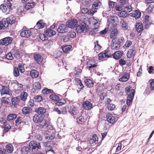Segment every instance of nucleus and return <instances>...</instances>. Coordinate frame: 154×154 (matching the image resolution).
<instances>
[{
  "instance_id": "f257e3e1",
  "label": "nucleus",
  "mask_w": 154,
  "mask_h": 154,
  "mask_svg": "<svg viewBox=\"0 0 154 154\" xmlns=\"http://www.w3.org/2000/svg\"><path fill=\"white\" fill-rule=\"evenodd\" d=\"M33 120L35 123L38 124L39 126L41 128L45 126L46 125L45 120L42 116L35 115L33 117Z\"/></svg>"
},
{
  "instance_id": "f03ea898",
  "label": "nucleus",
  "mask_w": 154,
  "mask_h": 154,
  "mask_svg": "<svg viewBox=\"0 0 154 154\" xmlns=\"http://www.w3.org/2000/svg\"><path fill=\"white\" fill-rule=\"evenodd\" d=\"M126 92L128 96L127 98V103L128 106H129L132 101L133 97L134 95V91L133 89L130 90L128 89V90L126 91Z\"/></svg>"
},
{
  "instance_id": "7ed1b4c3",
  "label": "nucleus",
  "mask_w": 154,
  "mask_h": 154,
  "mask_svg": "<svg viewBox=\"0 0 154 154\" xmlns=\"http://www.w3.org/2000/svg\"><path fill=\"white\" fill-rule=\"evenodd\" d=\"M11 5V2L4 3L0 5V9L2 11L6 14L9 13L10 11Z\"/></svg>"
},
{
  "instance_id": "20e7f679",
  "label": "nucleus",
  "mask_w": 154,
  "mask_h": 154,
  "mask_svg": "<svg viewBox=\"0 0 154 154\" xmlns=\"http://www.w3.org/2000/svg\"><path fill=\"white\" fill-rule=\"evenodd\" d=\"M12 40L13 38L12 37H6L0 40V45H8L11 43Z\"/></svg>"
},
{
  "instance_id": "39448f33",
  "label": "nucleus",
  "mask_w": 154,
  "mask_h": 154,
  "mask_svg": "<svg viewBox=\"0 0 154 154\" xmlns=\"http://www.w3.org/2000/svg\"><path fill=\"white\" fill-rule=\"evenodd\" d=\"M29 148L32 150H37L41 148L39 143L34 141H31L29 143Z\"/></svg>"
},
{
  "instance_id": "423d86ee",
  "label": "nucleus",
  "mask_w": 154,
  "mask_h": 154,
  "mask_svg": "<svg viewBox=\"0 0 154 154\" xmlns=\"http://www.w3.org/2000/svg\"><path fill=\"white\" fill-rule=\"evenodd\" d=\"M78 24L77 20L73 19L67 21L66 23V24L68 27L73 29Z\"/></svg>"
},
{
  "instance_id": "0eeeda50",
  "label": "nucleus",
  "mask_w": 154,
  "mask_h": 154,
  "mask_svg": "<svg viewBox=\"0 0 154 154\" xmlns=\"http://www.w3.org/2000/svg\"><path fill=\"white\" fill-rule=\"evenodd\" d=\"M87 29L85 23H83L81 25H79L77 26L76 30L77 32L81 33H85L87 31Z\"/></svg>"
},
{
  "instance_id": "6e6552de",
  "label": "nucleus",
  "mask_w": 154,
  "mask_h": 154,
  "mask_svg": "<svg viewBox=\"0 0 154 154\" xmlns=\"http://www.w3.org/2000/svg\"><path fill=\"white\" fill-rule=\"evenodd\" d=\"M32 32L29 29L23 30L20 33V35L22 37L29 38L32 36Z\"/></svg>"
},
{
  "instance_id": "1a4fd4ad",
  "label": "nucleus",
  "mask_w": 154,
  "mask_h": 154,
  "mask_svg": "<svg viewBox=\"0 0 154 154\" xmlns=\"http://www.w3.org/2000/svg\"><path fill=\"white\" fill-rule=\"evenodd\" d=\"M110 51L109 50L105 51L104 53H101L98 54L99 59L102 60L103 58L106 57L109 58L111 56V54L110 53Z\"/></svg>"
},
{
  "instance_id": "9d476101",
  "label": "nucleus",
  "mask_w": 154,
  "mask_h": 154,
  "mask_svg": "<svg viewBox=\"0 0 154 154\" xmlns=\"http://www.w3.org/2000/svg\"><path fill=\"white\" fill-rule=\"evenodd\" d=\"M57 31L59 33H63L68 31V28L66 25L62 24L60 25L57 29Z\"/></svg>"
},
{
  "instance_id": "9b49d317",
  "label": "nucleus",
  "mask_w": 154,
  "mask_h": 154,
  "mask_svg": "<svg viewBox=\"0 0 154 154\" xmlns=\"http://www.w3.org/2000/svg\"><path fill=\"white\" fill-rule=\"evenodd\" d=\"M111 46L112 49L117 50L120 49L121 45L117 42H115V39H113L112 40Z\"/></svg>"
},
{
  "instance_id": "f8f14e48",
  "label": "nucleus",
  "mask_w": 154,
  "mask_h": 154,
  "mask_svg": "<svg viewBox=\"0 0 154 154\" xmlns=\"http://www.w3.org/2000/svg\"><path fill=\"white\" fill-rule=\"evenodd\" d=\"M130 78V74L126 72L123 73L122 76L119 79L120 82H125L128 81Z\"/></svg>"
},
{
  "instance_id": "ddd939ff",
  "label": "nucleus",
  "mask_w": 154,
  "mask_h": 154,
  "mask_svg": "<svg viewBox=\"0 0 154 154\" xmlns=\"http://www.w3.org/2000/svg\"><path fill=\"white\" fill-rule=\"evenodd\" d=\"M82 106L86 110H90L93 107L92 104L88 101L83 102Z\"/></svg>"
},
{
  "instance_id": "4468645a",
  "label": "nucleus",
  "mask_w": 154,
  "mask_h": 154,
  "mask_svg": "<svg viewBox=\"0 0 154 154\" xmlns=\"http://www.w3.org/2000/svg\"><path fill=\"white\" fill-rule=\"evenodd\" d=\"M0 90L1 95L6 94L10 95L11 94V91L7 86H2V88Z\"/></svg>"
},
{
  "instance_id": "2eb2a0df",
  "label": "nucleus",
  "mask_w": 154,
  "mask_h": 154,
  "mask_svg": "<svg viewBox=\"0 0 154 154\" xmlns=\"http://www.w3.org/2000/svg\"><path fill=\"white\" fill-rule=\"evenodd\" d=\"M110 37L111 38H114L119 34V31L116 28L113 27L111 29Z\"/></svg>"
},
{
  "instance_id": "dca6fc26",
  "label": "nucleus",
  "mask_w": 154,
  "mask_h": 154,
  "mask_svg": "<svg viewBox=\"0 0 154 154\" xmlns=\"http://www.w3.org/2000/svg\"><path fill=\"white\" fill-rule=\"evenodd\" d=\"M6 20V23L8 24V26L9 24H12L14 23L15 22L16 19L15 17L11 15L7 18Z\"/></svg>"
},
{
  "instance_id": "f3484780",
  "label": "nucleus",
  "mask_w": 154,
  "mask_h": 154,
  "mask_svg": "<svg viewBox=\"0 0 154 154\" xmlns=\"http://www.w3.org/2000/svg\"><path fill=\"white\" fill-rule=\"evenodd\" d=\"M34 58L36 63L38 64L41 63L43 60L42 57L39 54H35L34 55Z\"/></svg>"
},
{
  "instance_id": "a211bd4d",
  "label": "nucleus",
  "mask_w": 154,
  "mask_h": 154,
  "mask_svg": "<svg viewBox=\"0 0 154 154\" xmlns=\"http://www.w3.org/2000/svg\"><path fill=\"white\" fill-rule=\"evenodd\" d=\"M106 118L107 121L110 123L113 124L115 122V118L111 114H107L106 115Z\"/></svg>"
},
{
  "instance_id": "6ab92c4d",
  "label": "nucleus",
  "mask_w": 154,
  "mask_h": 154,
  "mask_svg": "<svg viewBox=\"0 0 154 154\" xmlns=\"http://www.w3.org/2000/svg\"><path fill=\"white\" fill-rule=\"evenodd\" d=\"M129 15L136 19L139 18L140 16L141 13L137 10H135L133 12L130 13Z\"/></svg>"
},
{
  "instance_id": "aec40b11",
  "label": "nucleus",
  "mask_w": 154,
  "mask_h": 154,
  "mask_svg": "<svg viewBox=\"0 0 154 154\" xmlns=\"http://www.w3.org/2000/svg\"><path fill=\"white\" fill-rule=\"evenodd\" d=\"M98 138L96 134H93L92 136V138L89 140V141L90 144H95L98 143Z\"/></svg>"
},
{
  "instance_id": "412c9836",
  "label": "nucleus",
  "mask_w": 154,
  "mask_h": 154,
  "mask_svg": "<svg viewBox=\"0 0 154 154\" xmlns=\"http://www.w3.org/2000/svg\"><path fill=\"white\" fill-rule=\"evenodd\" d=\"M45 34L49 37H51L56 34V32L50 29H48L45 31Z\"/></svg>"
},
{
  "instance_id": "4be33fe9",
  "label": "nucleus",
  "mask_w": 154,
  "mask_h": 154,
  "mask_svg": "<svg viewBox=\"0 0 154 154\" xmlns=\"http://www.w3.org/2000/svg\"><path fill=\"white\" fill-rule=\"evenodd\" d=\"M72 47L70 45H62L61 48L64 53H67L70 51Z\"/></svg>"
},
{
  "instance_id": "5701e85b",
  "label": "nucleus",
  "mask_w": 154,
  "mask_h": 154,
  "mask_svg": "<svg viewBox=\"0 0 154 154\" xmlns=\"http://www.w3.org/2000/svg\"><path fill=\"white\" fill-rule=\"evenodd\" d=\"M44 26V23H43L42 21L40 20L36 23V25L35 26L34 28L35 29H38L43 28Z\"/></svg>"
},
{
  "instance_id": "b1692460",
  "label": "nucleus",
  "mask_w": 154,
  "mask_h": 154,
  "mask_svg": "<svg viewBox=\"0 0 154 154\" xmlns=\"http://www.w3.org/2000/svg\"><path fill=\"white\" fill-rule=\"evenodd\" d=\"M122 52L121 51H118L115 52L113 55L114 58L116 60L119 59L122 55Z\"/></svg>"
},
{
  "instance_id": "393cba45",
  "label": "nucleus",
  "mask_w": 154,
  "mask_h": 154,
  "mask_svg": "<svg viewBox=\"0 0 154 154\" xmlns=\"http://www.w3.org/2000/svg\"><path fill=\"white\" fill-rule=\"evenodd\" d=\"M101 5V2L99 0H97L94 3L93 7L94 9H97L100 8Z\"/></svg>"
},
{
  "instance_id": "a878e982",
  "label": "nucleus",
  "mask_w": 154,
  "mask_h": 154,
  "mask_svg": "<svg viewBox=\"0 0 154 154\" xmlns=\"http://www.w3.org/2000/svg\"><path fill=\"white\" fill-rule=\"evenodd\" d=\"M35 5V3H27L25 5V8L26 10H28L33 8Z\"/></svg>"
},
{
  "instance_id": "bb28decb",
  "label": "nucleus",
  "mask_w": 154,
  "mask_h": 154,
  "mask_svg": "<svg viewBox=\"0 0 154 154\" xmlns=\"http://www.w3.org/2000/svg\"><path fill=\"white\" fill-rule=\"evenodd\" d=\"M30 75L32 78H36L38 76L39 73L36 70H33L30 72Z\"/></svg>"
},
{
  "instance_id": "cd10ccee",
  "label": "nucleus",
  "mask_w": 154,
  "mask_h": 154,
  "mask_svg": "<svg viewBox=\"0 0 154 154\" xmlns=\"http://www.w3.org/2000/svg\"><path fill=\"white\" fill-rule=\"evenodd\" d=\"M35 111L39 115L44 114L46 112L45 109L43 107L38 108L35 109Z\"/></svg>"
},
{
  "instance_id": "c85d7f7f",
  "label": "nucleus",
  "mask_w": 154,
  "mask_h": 154,
  "mask_svg": "<svg viewBox=\"0 0 154 154\" xmlns=\"http://www.w3.org/2000/svg\"><path fill=\"white\" fill-rule=\"evenodd\" d=\"M29 148L27 146L22 147L21 150L22 154H27L29 152Z\"/></svg>"
},
{
  "instance_id": "c756f323",
  "label": "nucleus",
  "mask_w": 154,
  "mask_h": 154,
  "mask_svg": "<svg viewBox=\"0 0 154 154\" xmlns=\"http://www.w3.org/2000/svg\"><path fill=\"white\" fill-rule=\"evenodd\" d=\"M136 29L137 32H140L143 29V26L142 23H137L136 25Z\"/></svg>"
},
{
  "instance_id": "7c9ffc66",
  "label": "nucleus",
  "mask_w": 154,
  "mask_h": 154,
  "mask_svg": "<svg viewBox=\"0 0 154 154\" xmlns=\"http://www.w3.org/2000/svg\"><path fill=\"white\" fill-rule=\"evenodd\" d=\"M85 82L86 85L89 87H92L94 85V84L92 80L90 79H87L85 80Z\"/></svg>"
},
{
  "instance_id": "2f4dec72",
  "label": "nucleus",
  "mask_w": 154,
  "mask_h": 154,
  "mask_svg": "<svg viewBox=\"0 0 154 154\" xmlns=\"http://www.w3.org/2000/svg\"><path fill=\"white\" fill-rule=\"evenodd\" d=\"M31 109L29 107H25L22 109V113L24 115H26L30 112Z\"/></svg>"
},
{
  "instance_id": "473e14b6",
  "label": "nucleus",
  "mask_w": 154,
  "mask_h": 154,
  "mask_svg": "<svg viewBox=\"0 0 154 154\" xmlns=\"http://www.w3.org/2000/svg\"><path fill=\"white\" fill-rule=\"evenodd\" d=\"M28 94L26 92L23 91L20 94V98L21 100L23 101H25L26 99Z\"/></svg>"
},
{
  "instance_id": "72a5a7b5",
  "label": "nucleus",
  "mask_w": 154,
  "mask_h": 154,
  "mask_svg": "<svg viewBox=\"0 0 154 154\" xmlns=\"http://www.w3.org/2000/svg\"><path fill=\"white\" fill-rule=\"evenodd\" d=\"M69 111L73 115H76L78 112L77 108L74 106H72L71 107Z\"/></svg>"
},
{
  "instance_id": "f704fd0d",
  "label": "nucleus",
  "mask_w": 154,
  "mask_h": 154,
  "mask_svg": "<svg viewBox=\"0 0 154 154\" xmlns=\"http://www.w3.org/2000/svg\"><path fill=\"white\" fill-rule=\"evenodd\" d=\"M8 27V24L6 21H0V30L4 29Z\"/></svg>"
},
{
  "instance_id": "c9c22d12",
  "label": "nucleus",
  "mask_w": 154,
  "mask_h": 154,
  "mask_svg": "<svg viewBox=\"0 0 154 154\" xmlns=\"http://www.w3.org/2000/svg\"><path fill=\"white\" fill-rule=\"evenodd\" d=\"M33 88L35 90H38L41 88L40 84L38 82H35L33 84Z\"/></svg>"
},
{
  "instance_id": "e433bc0d",
  "label": "nucleus",
  "mask_w": 154,
  "mask_h": 154,
  "mask_svg": "<svg viewBox=\"0 0 154 154\" xmlns=\"http://www.w3.org/2000/svg\"><path fill=\"white\" fill-rule=\"evenodd\" d=\"M6 149L8 153H11L13 150V147L11 144L7 145L6 146Z\"/></svg>"
},
{
  "instance_id": "4c0bfd02",
  "label": "nucleus",
  "mask_w": 154,
  "mask_h": 154,
  "mask_svg": "<svg viewBox=\"0 0 154 154\" xmlns=\"http://www.w3.org/2000/svg\"><path fill=\"white\" fill-rule=\"evenodd\" d=\"M134 50L133 49L129 50L127 54V57L129 58H131L134 56Z\"/></svg>"
},
{
  "instance_id": "58836bf2",
  "label": "nucleus",
  "mask_w": 154,
  "mask_h": 154,
  "mask_svg": "<svg viewBox=\"0 0 154 154\" xmlns=\"http://www.w3.org/2000/svg\"><path fill=\"white\" fill-rule=\"evenodd\" d=\"M122 29L124 30H126L128 29V26L125 22L123 20H121L120 22Z\"/></svg>"
},
{
  "instance_id": "ea45409f",
  "label": "nucleus",
  "mask_w": 154,
  "mask_h": 154,
  "mask_svg": "<svg viewBox=\"0 0 154 154\" xmlns=\"http://www.w3.org/2000/svg\"><path fill=\"white\" fill-rule=\"evenodd\" d=\"M17 115L15 114H11L9 115L7 117V119L8 121L13 120L16 118Z\"/></svg>"
},
{
  "instance_id": "a19ab883",
  "label": "nucleus",
  "mask_w": 154,
  "mask_h": 154,
  "mask_svg": "<svg viewBox=\"0 0 154 154\" xmlns=\"http://www.w3.org/2000/svg\"><path fill=\"white\" fill-rule=\"evenodd\" d=\"M119 15L121 17H126L129 16V14H127L125 11H122L119 13Z\"/></svg>"
},
{
  "instance_id": "79ce46f5",
  "label": "nucleus",
  "mask_w": 154,
  "mask_h": 154,
  "mask_svg": "<svg viewBox=\"0 0 154 154\" xmlns=\"http://www.w3.org/2000/svg\"><path fill=\"white\" fill-rule=\"evenodd\" d=\"M34 100L35 102H39L42 100V97L40 95H37L35 96L34 98Z\"/></svg>"
},
{
  "instance_id": "37998d69",
  "label": "nucleus",
  "mask_w": 154,
  "mask_h": 154,
  "mask_svg": "<svg viewBox=\"0 0 154 154\" xmlns=\"http://www.w3.org/2000/svg\"><path fill=\"white\" fill-rule=\"evenodd\" d=\"M42 92L44 94H47L49 93H53V91L51 89L45 88L42 90Z\"/></svg>"
},
{
  "instance_id": "c03bdc74",
  "label": "nucleus",
  "mask_w": 154,
  "mask_h": 154,
  "mask_svg": "<svg viewBox=\"0 0 154 154\" xmlns=\"http://www.w3.org/2000/svg\"><path fill=\"white\" fill-rule=\"evenodd\" d=\"M4 57L8 60H12L14 58L11 52L6 54Z\"/></svg>"
},
{
  "instance_id": "a18cd8bd",
  "label": "nucleus",
  "mask_w": 154,
  "mask_h": 154,
  "mask_svg": "<svg viewBox=\"0 0 154 154\" xmlns=\"http://www.w3.org/2000/svg\"><path fill=\"white\" fill-rule=\"evenodd\" d=\"M13 53L15 58L17 59H20V56L19 51L17 50L14 51H13Z\"/></svg>"
},
{
  "instance_id": "49530a36",
  "label": "nucleus",
  "mask_w": 154,
  "mask_h": 154,
  "mask_svg": "<svg viewBox=\"0 0 154 154\" xmlns=\"http://www.w3.org/2000/svg\"><path fill=\"white\" fill-rule=\"evenodd\" d=\"M13 74L16 77L18 76L20 74L18 69L16 67H14V69Z\"/></svg>"
},
{
  "instance_id": "de8ad7c7",
  "label": "nucleus",
  "mask_w": 154,
  "mask_h": 154,
  "mask_svg": "<svg viewBox=\"0 0 154 154\" xmlns=\"http://www.w3.org/2000/svg\"><path fill=\"white\" fill-rule=\"evenodd\" d=\"M57 101H58L56 103L58 106H61L65 104L66 102V101L63 99H61L60 100H59Z\"/></svg>"
},
{
  "instance_id": "09e8293b",
  "label": "nucleus",
  "mask_w": 154,
  "mask_h": 154,
  "mask_svg": "<svg viewBox=\"0 0 154 154\" xmlns=\"http://www.w3.org/2000/svg\"><path fill=\"white\" fill-rule=\"evenodd\" d=\"M93 62L92 61H90L89 63L88 64V67L89 69H91L92 68L96 67L97 66V65L95 63H91Z\"/></svg>"
},
{
  "instance_id": "8fccbe9b",
  "label": "nucleus",
  "mask_w": 154,
  "mask_h": 154,
  "mask_svg": "<svg viewBox=\"0 0 154 154\" xmlns=\"http://www.w3.org/2000/svg\"><path fill=\"white\" fill-rule=\"evenodd\" d=\"M68 35L71 38H74L76 36L75 32L73 31H69L68 32Z\"/></svg>"
},
{
  "instance_id": "3c124183",
  "label": "nucleus",
  "mask_w": 154,
  "mask_h": 154,
  "mask_svg": "<svg viewBox=\"0 0 154 154\" xmlns=\"http://www.w3.org/2000/svg\"><path fill=\"white\" fill-rule=\"evenodd\" d=\"M45 137L46 139L52 140L54 138V135H52V134H46Z\"/></svg>"
},
{
  "instance_id": "603ef678",
  "label": "nucleus",
  "mask_w": 154,
  "mask_h": 154,
  "mask_svg": "<svg viewBox=\"0 0 154 154\" xmlns=\"http://www.w3.org/2000/svg\"><path fill=\"white\" fill-rule=\"evenodd\" d=\"M46 34H40L39 35V37L40 39L42 41H45L48 39Z\"/></svg>"
},
{
  "instance_id": "864d4df0",
  "label": "nucleus",
  "mask_w": 154,
  "mask_h": 154,
  "mask_svg": "<svg viewBox=\"0 0 154 154\" xmlns=\"http://www.w3.org/2000/svg\"><path fill=\"white\" fill-rule=\"evenodd\" d=\"M50 98L52 100L55 101L58 100L59 99V97L58 96L53 94L51 95L50 96Z\"/></svg>"
},
{
  "instance_id": "5fc2aeb1",
  "label": "nucleus",
  "mask_w": 154,
  "mask_h": 154,
  "mask_svg": "<svg viewBox=\"0 0 154 154\" xmlns=\"http://www.w3.org/2000/svg\"><path fill=\"white\" fill-rule=\"evenodd\" d=\"M107 106L108 109L110 110H112L115 107V105L112 103L108 104Z\"/></svg>"
},
{
  "instance_id": "6e6d98bb",
  "label": "nucleus",
  "mask_w": 154,
  "mask_h": 154,
  "mask_svg": "<svg viewBox=\"0 0 154 154\" xmlns=\"http://www.w3.org/2000/svg\"><path fill=\"white\" fill-rule=\"evenodd\" d=\"M124 38L123 37H121L119 38L118 40V43L120 44L121 46L122 45L124 41Z\"/></svg>"
},
{
  "instance_id": "4d7b16f0",
  "label": "nucleus",
  "mask_w": 154,
  "mask_h": 154,
  "mask_svg": "<svg viewBox=\"0 0 154 154\" xmlns=\"http://www.w3.org/2000/svg\"><path fill=\"white\" fill-rule=\"evenodd\" d=\"M110 19L113 23H116L117 21L118 17L116 16H112L111 17Z\"/></svg>"
},
{
  "instance_id": "13d9d810",
  "label": "nucleus",
  "mask_w": 154,
  "mask_h": 154,
  "mask_svg": "<svg viewBox=\"0 0 154 154\" xmlns=\"http://www.w3.org/2000/svg\"><path fill=\"white\" fill-rule=\"evenodd\" d=\"M119 63L120 65L124 66L126 64V61L122 59H121L119 60Z\"/></svg>"
},
{
  "instance_id": "bf43d9fd",
  "label": "nucleus",
  "mask_w": 154,
  "mask_h": 154,
  "mask_svg": "<svg viewBox=\"0 0 154 154\" xmlns=\"http://www.w3.org/2000/svg\"><path fill=\"white\" fill-rule=\"evenodd\" d=\"M132 44V42L130 41H128L124 45V47H128L131 46Z\"/></svg>"
},
{
  "instance_id": "052dcab7",
  "label": "nucleus",
  "mask_w": 154,
  "mask_h": 154,
  "mask_svg": "<svg viewBox=\"0 0 154 154\" xmlns=\"http://www.w3.org/2000/svg\"><path fill=\"white\" fill-rule=\"evenodd\" d=\"M108 30L107 28H105L103 30L100 32L99 34L100 35H105L106 34Z\"/></svg>"
},
{
  "instance_id": "680f3d73",
  "label": "nucleus",
  "mask_w": 154,
  "mask_h": 154,
  "mask_svg": "<svg viewBox=\"0 0 154 154\" xmlns=\"http://www.w3.org/2000/svg\"><path fill=\"white\" fill-rule=\"evenodd\" d=\"M115 2H113L110 1L109 3V5L110 8H113L114 6Z\"/></svg>"
},
{
  "instance_id": "e2e57ef3",
  "label": "nucleus",
  "mask_w": 154,
  "mask_h": 154,
  "mask_svg": "<svg viewBox=\"0 0 154 154\" xmlns=\"http://www.w3.org/2000/svg\"><path fill=\"white\" fill-rule=\"evenodd\" d=\"M11 128V126L8 125H6L4 126V131H8Z\"/></svg>"
},
{
  "instance_id": "0e129e2a",
  "label": "nucleus",
  "mask_w": 154,
  "mask_h": 154,
  "mask_svg": "<svg viewBox=\"0 0 154 154\" xmlns=\"http://www.w3.org/2000/svg\"><path fill=\"white\" fill-rule=\"evenodd\" d=\"M124 10L125 11H127L128 12L131 11L132 10V8L131 6H129L125 7L124 8Z\"/></svg>"
},
{
  "instance_id": "69168bd1",
  "label": "nucleus",
  "mask_w": 154,
  "mask_h": 154,
  "mask_svg": "<svg viewBox=\"0 0 154 154\" xmlns=\"http://www.w3.org/2000/svg\"><path fill=\"white\" fill-rule=\"evenodd\" d=\"M62 39L64 42H67L69 41V38L68 36H63Z\"/></svg>"
},
{
  "instance_id": "338daca9",
  "label": "nucleus",
  "mask_w": 154,
  "mask_h": 154,
  "mask_svg": "<svg viewBox=\"0 0 154 154\" xmlns=\"http://www.w3.org/2000/svg\"><path fill=\"white\" fill-rule=\"evenodd\" d=\"M151 85L150 88L152 91L154 89V80H152V81L150 82Z\"/></svg>"
},
{
  "instance_id": "774afa93",
  "label": "nucleus",
  "mask_w": 154,
  "mask_h": 154,
  "mask_svg": "<svg viewBox=\"0 0 154 154\" xmlns=\"http://www.w3.org/2000/svg\"><path fill=\"white\" fill-rule=\"evenodd\" d=\"M34 100L30 99L29 102V105L31 106H34Z\"/></svg>"
}]
</instances>
